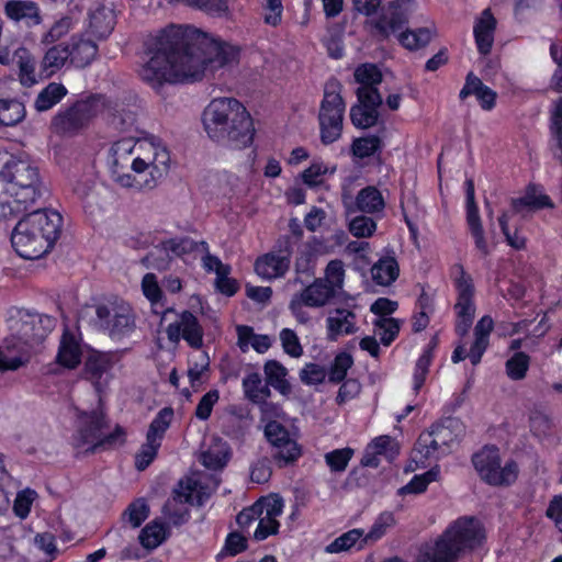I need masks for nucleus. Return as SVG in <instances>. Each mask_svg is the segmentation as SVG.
I'll return each mask as SVG.
<instances>
[{
	"instance_id": "60",
	"label": "nucleus",
	"mask_w": 562,
	"mask_h": 562,
	"mask_svg": "<svg viewBox=\"0 0 562 562\" xmlns=\"http://www.w3.org/2000/svg\"><path fill=\"white\" fill-rule=\"evenodd\" d=\"M431 360V348H426L422 356L418 358L415 366V372L413 375V387L415 392H418L424 385Z\"/></svg>"
},
{
	"instance_id": "17",
	"label": "nucleus",
	"mask_w": 562,
	"mask_h": 562,
	"mask_svg": "<svg viewBox=\"0 0 562 562\" xmlns=\"http://www.w3.org/2000/svg\"><path fill=\"white\" fill-rule=\"evenodd\" d=\"M169 154L165 148L155 151L151 159L135 157L132 160V169L138 176L148 171L149 179H144L145 188L151 189L157 184V181L164 177L168 171Z\"/></svg>"
},
{
	"instance_id": "8",
	"label": "nucleus",
	"mask_w": 562,
	"mask_h": 562,
	"mask_svg": "<svg viewBox=\"0 0 562 562\" xmlns=\"http://www.w3.org/2000/svg\"><path fill=\"white\" fill-rule=\"evenodd\" d=\"M55 327V319L48 315L18 310L9 319L10 336L20 348L30 350L41 344Z\"/></svg>"
},
{
	"instance_id": "50",
	"label": "nucleus",
	"mask_w": 562,
	"mask_h": 562,
	"mask_svg": "<svg viewBox=\"0 0 562 562\" xmlns=\"http://www.w3.org/2000/svg\"><path fill=\"white\" fill-rule=\"evenodd\" d=\"M396 525L395 516L392 512H382L374 520L371 529L362 539L363 542H374L381 539L386 531Z\"/></svg>"
},
{
	"instance_id": "21",
	"label": "nucleus",
	"mask_w": 562,
	"mask_h": 562,
	"mask_svg": "<svg viewBox=\"0 0 562 562\" xmlns=\"http://www.w3.org/2000/svg\"><path fill=\"white\" fill-rule=\"evenodd\" d=\"M327 339L336 341L340 336L351 335L358 330L356 314L345 307H337L326 318Z\"/></svg>"
},
{
	"instance_id": "56",
	"label": "nucleus",
	"mask_w": 562,
	"mask_h": 562,
	"mask_svg": "<svg viewBox=\"0 0 562 562\" xmlns=\"http://www.w3.org/2000/svg\"><path fill=\"white\" fill-rule=\"evenodd\" d=\"M352 363L353 360L349 353L341 352L337 355L328 373L329 382L339 383L344 381Z\"/></svg>"
},
{
	"instance_id": "64",
	"label": "nucleus",
	"mask_w": 562,
	"mask_h": 562,
	"mask_svg": "<svg viewBox=\"0 0 562 562\" xmlns=\"http://www.w3.org/2000/svg\"><path fill=\"white\" fill-rule=\"evenodd\" d=\"M142 291L153 305L160 303L164 299L161 288L154 273H146L143 277Z\"/></svg>"
},
{
	"instance_id": "28",
	"label": "nucleus",
	"mask_w": 562,
	"mask_h": 562,
	"mask_svg": "<svg viewBox=\"0 0 562 562\" xmlns=\"http://www.w3.org/2000/svg\"><path fill=\"white\" fill-rule=\"evenodd\" d=\"M384 207L385 200L382 192L376 187L368 186L357 193L355 204L349 207V211L379 214L383 212Z\"/></svg>"
},
{
	"instance_id": "53",
	"label": "nucleus",
	"mask_w": 562,
	"mask_h": 562,
	"mask_svg": "<svg viewBox=\"0 0 562 562\" xmlns=\"http://www.w3.org/2000/svg\"><path fill=\"white\" fill-rule=\"evenodd\" d=\"M382 140L376 135L356 138L351 145L353 156L358 158H368L381 149Z\"/></svg>"
},
{
	"instance_id": "47",
	"label": "nucleus",
	"mask_w": 562,
	"mask_h": 562,
	"mask_svg": "<svg viewBox=\"0 0 562 562\" xmlns=\"http://www.w3.org/2000/svg\"><path fill=\"white\" fill-rule=\"evenodd\" d=\"M363 530L362 529H351L338 538H336L330 544L327 546L326 551L329 553H338L342 551L350 550L351 548L358 546V550L363 548Z\"/></svg>"
},
{
	"instance_id": "12",
	"label": "nucleus",
	"mask_w": 562,
	"mask_h": 562,
	"mask_svg": "<svg viewBox=\"0 0 562 562\" xmlns=\"http://www.w3.org/2000/svg\"><path fill=\"white\" fill-rule=\"evenodd\" d=\"M94 325L106 330L113 339L130 336L136 327L133 311L126 304L111 307L100 304L94 307Z\"/></svg>"
},
{
	"instance_id": "27",
	"label": "nucleus",
	"mask_w": 562,
	"mask_h": 562,
	"mask_svg": "<svg viewBox=\"0 0 562 562\" xmlns=\"http://www.w3.org/2000/svg\"><path fill=\"white\" fill-rule=\"evenodd\" d=\"M111 367L112 360L110 355L92 351L85 361L83 375L100 390L102 379L108 375Z\"/></svg>"
},
{
	"instance_id": "11",
	"label": "nucleus",
	"mask_w": 562,
	"mask_h": 562,
	"mask_svg": "<svg viewBox=\"0 0 562 562\" xmlns=\"http://www.w3.org/2000/svg\"><path fill=\"white\" fill-rule=\"evenodd\" d=\"M454 271L458 274L456 278L458 297L454 304L457 313L456 331L463 337L469 333L475 315L474 284L471 276L464 271L463 266L456 265Z\"/></svg>"
},
{
	"instance_id": "23",
	"label": "nucleus",
	"mask_w": 562,
	"mask_h": 562,
	"mask_svg": "<svg viewBox=\"0 0 562 562\" xmlns=\"http://www.w3.org/2000/svg\"><path fill=\"white\" fill-rule=\"evenodd\" d=\"M4 14L14 22L26 26L38 25L42 21L38 5L31 0H10L4 4Z\"/></svg>"
},
{
	"instance_id": "62",
	"label": "nucleus",
	"mask_w": 562,
	"mask_h": 562,
	"mask_svg": "<svg viewBox=\"0 0 562 562\" xmlns=\"http://www.w3.org/2000/svg\"><path fill=\"white\" fill-rule=\"evenodd\" d=\"M345 279L344 262L339 259L331 260L327 263L325 270V279H323L329 286L334 288V292L341 289Z\"/></svg>"
},
{
	"instance_id": "29",
	"label": "nucleus",
	"mask_w": 562,
	"mask_h": 562,
	"mask_svg": "<svg viewBox=\"0 0 562 562\" xmlns=\"http://www.w3.org/2000/svg\"><path fill=\"white\" fill-rule=\"evenodd\" d=\"M289 268V259L279 257L274 251L259 257L255 262L256 273L266 280L282 278Z\"/></svg>"
},
{
	"instance_id": "59",
	"label": "nucleus",
	"mask_w": 562,
	"mask_h": 562,
	"mask_svg": "<svg viewBox=\"0 0 562 562\" xmlns=\"http://www.w3.org/2000/svg\"><path fill=\"white\" fill-rule=\"evenodd\" d=\"M376 334L383 345L389 346L400 331V324L395 318L381 317L374 322Z\"/></svg>"
},
{
	"instance_id": "52",
	"label": "nucleus",
	"mask_w": 562,
	"mask_h": 562,
	"mask_svg": "<svg viewBox=\"0 0 562 562\" xmlns=\"http://www.w3.org/2000/svg\"><path fill=\"white\" fill-rule=\"evenodd\" d=\"M529 364L530 357L522 351H517L506 361V373L514 381L522 380L527 374Z\"/></svg>"
},
{
	"instance_id": "32",
	"label": "nucleus",
	"mask_w": 562,
	"mask_h": 562,
	"mask_svg": "<svg viewBox=\"0 0 562 562\" xmlns=\"http://www.w3.org/2000/svg\"><path fill=\"white\" fill-rule=\"evenodd\" d=\"M324 252L323 241L316 237H311L302 245L295 260V270L297 273L311 276L314 262L318 255Z\"/></svg>"
},
{
	"instance_id": "34",
	"label": "nucleus",
	"mask_w": 562,
	"mask_h": 562,
	"mask_svg": "<svg viewBox=\"0 0 562 562\" xmlns=\"http://www.w3.org/2000/svg\"><path fill=\"white\" fill-rule=\"evenodd\" d=\"M417 462L425 463L428 460H437L448 452L441 449L431 430L422 432L417 439L415 449Z\"/></svg>"
},
{
	"instance_id": "4",
	"label": "nucleus",
	"mask_w": 562,
	"mask_h": 562,
	"mask_svg": "<svg viewBox=\"0 0 562 562\" xmlns=\"http://www.w3.org/2000/svg\"><path fill=\"white\" fill-rule=\"evenodd\" d=\"M63 217L55 210H37L18 222L11 244L16 254L29 260L46 255L61 234Z\"/></svg>"
},
{
	"instance_id": "51",
	"label": "nucleus",
	"mask_w": 562,
	"mask_h": 562,
	"mask_svg": "<svg viewBox=\"0 0 562 562\" xmlns=\"http://www.w3.org/2000/svg\"><path fill=\"white\" fill-rule=\"evenodd\" d=\"M111 125L121 132H137V113L135 110L121 108L115 110L110 120Z\"/></svg>"
},
{
	"instance_id": "15",
	"label": "nucleus",
	"mask_w": 562,
	"mask_h": 562,
	"mask_svg": "<svg viewBox=\"0 0 562 562\" xmlns=\"http://www.w3.org/2000/svg\"><path fill=\"white\" fill-rule=\"evenodd\" d=\"M167 337L171 342H178L183 338L192 348L200 349L203 345V329L198 318L189 311L179 315V319L168 325Z\"/></svg>"
},
{
	"instance_id": "26",
	"label": "nucleus",
	"mask_w": 562,
	"mask_h": 562,
	"mask_svg": "<svg viewBox=\"0 0 562 562\" xmlns=\"http://www.w3.org/2000/svg\"><path fill=\"white\" fill-rule=\"evenodd\" d=\"M494 328V321L490 315L483 316L474 327V341L468 357L473 366L481 362V359L490 345V335Z\"/></svg>"
},
{
	"instance_id": "6",
	"label": "nucleus",
	"mask_w": 562,
	"mask_h": 562,
	"mask_svg": "<svg viewBox=\"0 0 562 562\" xmlns=\"http://www.w3.org/2000/svg\"><path fill=\"white\" fill-rule=\"evenodd\" d=\"M106 427L102 413L93 412L85 414L80 418V425L72 438V446L78 452L94 453L99 449H108L117 441H122L124 435L122 428L116 427L115 431L105 435Z\"/></svg>"
},
{
	"instance_id": "1",
	"label": "nucleus",
	"mask_w": 562,
	"mask_h": 562,
	"mask_svg": "<svg viewBox=\"0 0 562 562\" xmlns=\"http://www.w3.org/2000/svg\"><path fill=\"white\" fill-rule=\"evenodd\" d=\"M238 47L189 25H171L156 38L149 60L139 70L142 79L153 87L190 83L206 72L238 63Z\"/></svg>"
},
{
	"instance_id": "63",
	"label": "nucleus",
	"mask_w": 562,
	"mask_h": 562,
	"mask_svg": "<svg viewBox=\"0 0 562 562\" xmlns=\"http://www.w3.org/2000/svg\"><path fill=\"white\" fill-rule=\"evenodd\" d=\"M148 515L149 507L144 498H138L131 503L124 512V516L127 517V520L133 528L139 527Z\"/></svg>"
},
{
	"instance_id": "22",
	"label": "nucleus",
	"mask_w": 562,
	"mask_h": 562,
	"mask_svg": "<svg viewBox=\"0 0 562 562\" xmlns=\"http://www.w3.org/2000/svg\"><path fill=\"white\" fill-rule=\"evenodd\" d=\"M496 23V19L490 9L483 10L481 15L475 20L473 34L477 50L481 55H487L491 53L494 43Z\"/></svg>"
},
{
	"instance_id": "38",
	"label": "nucleus",
	"mask_w": 562,
	"mask_h": 562,
	"mask_svg": "<svg viewBox=\"0 0 562 562\" xmlns=\"http://www.w3.org/2000/svg\"><path fill=\"white\" fill-rule=\"evenodd\" d=\"M167 537L166 526L158 520H153L140 530L138 540L144 549L151 551L158 548Z\"/></svg>"
},
{
	"instance_id": "48",
	"label": "nucleus",
	"mask_w": 562,
	"mask_h": 562,
	"mask_svg": "<svg viewBox=\"0 0 562 562\" xmlns=\"http://www.w3.org/2000/svg\"><path fill=\"white\" fill-rule=\"evenodd\" d=\"M25 116L24 105L16 100L0 99V125L14 126Z\"/></svg>"
},
{
	"instance_id": "31",
	"label": "nucleus",
	"mask_w": 562,
	"mask_h": 562,
	"mask_svg": "<svg viewBox=\"0 0 562 562\" xmlns=\"http://www.w3.org/2000/svg\"><path fill=\"white\" fill-rule=\"evenodd\" d=\"M81 346L74 333L66 329L61 336L57 353L58 362L69 369L76 368L81 361Z\"/></svg>"
},
{
	"instance_id": "14",
	"label": "nucleus",
	"mask_w": 562,
	"mask_h": 562,
	"mask_svg": "<svg viewBox=\"0 0 562 562\" xmlns=\"http://www.w3.org/2000/svg\"><path fill=\"white\" fill-rule=\"evenodd\" d=\"M357 103L350 108V120L357 128H370L379 121V108L383 99L380 92L356 90Z\"/></svg>"
},
{
	"instance_id": "36",
	"label": "nucleus",
	"mask_w": 562,
	"mask_h": 562,
	"mask_svg": "<svg viewBox=\"0 0 562 562\" xmlns=\"http://www.w3.org/2000/svg\"><path fill=\"white\" fill-rule=\"evenodd\" d=\"M241 385L245 397L254 404L263 403L271 395L268 384L262 382L258 372L246 374Z\"/></svg>"
},
{
	"instance_id": "13",
	"label": "nucleus",
	"mask_w": 562,
	"mask_h": 562,
	"mask_svg": "<svg viewBox=\"0 0 562 562\" xmlns=\"http://www.w3.org/2000/svg\"><path fill=\"white\" fill-rule=\"evenodd\" d=\"M265 436L272 446V458L279 467L294 463L301 457V447L279 422H268L265 426Z\"/></svg>"
},
{
	"instance_id": "46",
	"label": "nucleus",
	"mask_w": 562,
	"mask_h": 562,
	"mask_svg": "<svg viewBox=\"0 0 562 562\" xmlns=\"http://www.w3.org/2000/svg\"><path fill=\"white\" fill-rule=\"evenodd\" d=\"M171 261L172 257L170 255L169 248L167 247L166 240L153 247L143 258V263L147 268L156 269L159 271L167 270L170 267Z\"/></svg>"
},
{
	"instance_id": "20",
	"label": "nucleus",
	"mask_w": 562,
	"mask_h": 562,
	"mask_svg": "<svg viewBox=\"0 0 562 562\" xmlns=\"http://www.w3.org/2000/svg\"><path fill=\"white\" fill-rule=\"evenodd\" d=\"M88 27L97 38H106L116 24V16L111 3H95L88 14Z\"/></svg>"
},
{
	"instance_id": "30",
	"label": "nucleus",
	"mask_w": 562,
	"mask_h": 562,
	"mask_svg": "<svg viewBox=\"0 0 562 562\" xmlns=\"http://www.w3.org/2000/svg\"><path fill=\"white\" fill-rule=\"evenodd\" d=\"M29 355L14 338L8 336L0 345V371L19 369L29 360Z\"/></svg>"
},
{
	"instance_id": "42",
	"label": "nucleus",
	"mask_w": 562,
	"mask_h": 562,
	"mask_svg": "<svg viewBox=\"0 0 562 562\" xmlns=\"http://www.w3.org/2000/svg\"><path fill=\"white\" fill-rule=\"evenodd\" d=\"M263 371L268 385H271L281 394H288L290 392V384L285 379L288 370L279 361H267L265 363Z\"/></svg>"
},
{
	"instance_id": "37",
	"label": "nucleus",
	"mask_w": 562,
	"mask_h": 562,
	"mask_svg": "<svg viewBox=\"0 0 562 562\" xmlns=\"http://www.w3.org/2000/svg\"><path fill=\"white\" fill-rule=\"evenodd\" d=\"M355 80L359 83L357 90H362L369 94L370 92H379L378 85L382 81L380 69L373 64H362L355 70Z\"/></svg>"
},
{
	"instance_id": "7",
	"label": "nucleus",
	"mask_w": 562,
	"mask_h": 562,
	"mask_svg": "<svg viewBox=\"0 0 562 562\" xmlns=\"http://www.w3.org/2000/svg\"><path fill=\"white\" fill-rule=\"evenodd\" d=\"M345 110L339 83L327 82L318 112L321 142L324 145L333 144L341 137Z\"/></svg>"
},
{
	"instance_id": "40",
	"label": "nucleus",
	"mask_w": 562,
	"mask_h": 562,
	"mask_svg": "<svg viewBox=\"0 0 562 562\" xmlns=\"http://www.w3.org/2000/svg\"><path fill=\"white\" fill-rule=\"evenodd\" d=\"M69 59L68 46L54 45L44 55L42 60V72L45 77L56 74Z\"/></svg>"
},
{
	"instance_id": "44",
	"label": "nucleus",
	"mask_w": 562,
	"mask_h": 562,
	"mask_svg": "<svg viewBox=\"0 0 562 562\" xmlns=\"http://www.w3.org/2000/svg\"><path fill=\"white\" fill-rule=\"evenodd\" d=\"M136 146L135 136L132 135L115 142L111 147L112 167H132L131 155Z\"/></svg>"
},
{
	"instance_id": "58",
	"label": "nucleus",
	"mask_w": 562,
	"mask_h": 562,
	"mask_svg": "<svg viewBox=\"0 0 562 562\" xmlns=\"http://www.w3.org/2000/svg\"><path fill=\"white\" fill-rule=\"evenodd\" d=\"M283 351L292 358L303 355V347L296 333L290 328H283L279 334Z\"/></svg>"
},
{
	"instance_id": "19",
	"label": "nucleus",
	"mask_w": 562,
	"mask_h": 562,
	"mask_svg": "<svg viewBox=\"0 0 562 562\" xmlns=\"http://www.w3.org/2000/svg\"><path fill=\"white\" fill-rule=\"evenodd\" d=\"M514 213L526 216L529 213L552 209L554 206L552 200L547 195L540 186L529 184L522 196L512 200Z\"/></svg>"
},
{
	"instance_id": "2",
	"label": "nucleus",
	"mask_w": 562,
	"mask_h": 562,
	"mask_svg": "<svg viewBox=\"0 0 562 562\" xmlns=\"http://www.w3.org/2000/svg\"><path fill=\"white\" fill-rule=\"evenodd\" d=\"M38 167L27 158L7 155L0 164V218L15 217L41 196Z\"/></svg>"
},
{
	"instance_id": "9",
	"label": "nucleus",
	"mask_w": 562,
	"mask_h": 562,
	"mask_svg": "<svg viewBox=\"0 0 562 562\" xmlns=\"http://www.w3.org/2000/svg\"><path fill=\"white\" fill-rule=\"evenodd\" d=\"M101 105V99L98 97L80 100L65 111L58 112L52 121V126L57 134L74 135L88 125Z\"/></svg>"
},
{
	"instance_id": "18",
	"label": "nucleus",
	"mask_w": 562,
	"mask_h": 562,
	"mask_svg": "<svg viewBox=\"0 0 562 562\" xmlns=\"http://www.w3.org/2000/svg\"><path fill=\"white\" fill-rule=\"evenodd\" d=\"M465 192H467V223L469 226V231L471 236L474 239L476 249L483 255H488V246L484 236V229L481 223V217L479 214V207L475 202L474 195V182L472 179H468L465 181Z\"/></svg>"
},
{
	"instance_id": "43",
	"label": "nucleus",
	"mask_w": 562,
	"mask_h": 562,
	"mask_svg": "<svg viewBox=\"0 0 562 562\" xmlns=\"http://www.w3.org/2000/svg\"><path fill=\"white\" fill-rule=\"evenodd\" d=\"M201 463L211 470H218L225 467L228 461L227 446L222 440L211 445L200 457Z\"/></svg>"
},
{
	"instance_id": "25",
	"label": "nucleus",
	"mask_w": 562,
	"mask_h": 562,
	"mask_svg": "<svg viewBox=\"0 0 562 562\" xmlns=\"http://www.w3.org/2000/svg\"><path fill=\"white\" fill-rule=\"evenodd\" d=\"M67 46L69 61L77 68H85L90 65L98 54L97 44L82 35H72Z\"/></svg>"
},
{
	"instance_id": "5",
	"label": "nucleus",
	"mask_w": 562,
	"mask_h": 562,
	"mask_svg": "<svg viewBox=\"0 0 562 562\" xmlns=\"http://www.w3.org/2000/svg\"><path fill=\"white\" fill-rule=\"evenodd\" d=\"M483 539L484 531L476 519L459 518L434 543L424 544L415 562H457L461 553L472 550Z\"/></svg>"
},
{
	"instance_id": "16",
	"label": "nucleus",
	"mask_w": 562,
	"mask_h": 562,
	"mask_svg": "<svg viewBox=\"0 0 562 562\" xmlns=\"http://www.w3.org/2000/svg\"><path fill=\"white\" fill-rule=\"evenodd\" d=\"M261 514L257 516L258 526L255 530L254 537L256 540H265L271 535H276L279 530L278 517L283 512L284 502L280 496H271L261 499Z\"/></svg>"
},
{
	"instance_id": "54",
	"label": "nucleus",
	"mask_w": 562,
	"mask_h": 562,
	"mask_svg": "<svg viewBox=\"0 0 562 562\" xmlns=\"http://www.w3.org/2000/svg\"><path fill=\"white\" fill-rule=\"evenodd\" d=\"M76 25V20L70 15L61 16L57 20L43 36L44 43H55L67 35Z\"/></svg>"
},
{
	"instance_id": "24",
	"label": "nucleus",
	"mask_w": 562,
	"mask_h": 562,
	"mask_svg": "<svg viewBox=\"0 0 562 562\" xmlns=\"http://www.w3.org/2000/svg\"><path fill=\"white\" fill-rule=\"evenodd\" d=\"M469 95H475L483 110L490 111L495 106L496 92L485 86L482 80L473 72H469L465 83L459 93V98L464 100Z\"/></svg>"
},
{
	"instance_id": "39",
	"label": "nucleus",
	"mask_w": 562,
	"mask_h": 562,
	"mask_svg": "<svg viewBox=\"0 0 562 562\" xmlns=\"http://www.w3.org/2000/svg\"><path fill=\"white\" fill-rule=\"evenodd\" d=\"M371 272L378 284L390 285L397 279L400 268L394 257L386 256L373 265Z\"/></svg>"
},
{
	"instance_id": "33",
	"label": "nucleus",
	"mask_w": 562,
	"mask_h": 562,
	"mask_svg": "<svg viewBox=\"0 0 562 562\" xmlns=\"http://www.w3.org/2000/svg\"><path fill=\"white\" fill-rule=\"evenodd\" d=\"M334 295L333 286H329L323 279H316L311 285L306 286L297 297L305 303V306L322 307Z\"/></svg>"
},
{
	"instance_id": "49",
	"label": "nucleus",
	"mask_w": 562,
	"mask_h": 562,
	"mask_svg": "<svg viewBox=\"0 0 562 562\" xmlns=\"http://www.w3.org/2000/svg\"><path fill=\"white\" fill-rule=\"evenodd\" d=\"M432 38V32L428 27H420L414 31L407 30L398 36L400 43L409 50L425 47Z\"/></svg>"
},
{
	"instance_id": "10",
	"label": "nucleus",
	"mask_w": 562,
	"mask_h": 562,
	"mask_svg": "<svg viewBox=\"0 0 562 562\" xmlns=\"http://www.w3.org/2000/svg\"><path fill=\"white\" fill-rule=\"evenodd\" d=\"M472 462L480 476L491 485H508L517 477V464L508 462L501 467L498 449L495 447L483 448L473 456Z\"/></svg>"
},
{
	"instance_id": "61",
	"label": "nucleus",
	"mask_w": 562,
	"mask_h": 562,
	"mask_svg": "<svg viewBox=\"0 0 562 562\" xmlns=\"http://www.w3.org/2000/svg\"><path fill=\"white\" fill-rule=\"evenodd\" d=\"M376 229V223L373 218L366 215H358L349 223V232L358 238L370 237Z\"/></svg>"
},
{
	"instance_id": "57",
	"label": "nucleus",
	"mask_w": 562,
	"mask_h": 562,
	"mask_svg": "<svg viewBox=\"0 0 562 562\" xmlns=\"http://www.w3.org/2000/svg\"><path fill=\"white\" fill-rule=\"evenodd\" d=\"M353 456L351 448L335 449L325 454V462L333 472H342L346 470Z\"/></svg>"
},
{
	"instance_id": "45",
	"label": "nucleus",
	"mask_w": 562,
	"mask_h": 562,
	"mask_svg": "<svg viewBox=\"0 0 562 562\" xmlns=\"http://www.w3.org/2000/svg\"><path fill=\"white\" fill-rule=\"evenodd\" d=\"M172 419L173 409L171 407H164L160 409L151 420L146 434V438H149L151 441L161 443L166 431L172 423Z\"/></svg>"
},
{
	"instance_id": "55",
	"label": "nucleus",
	"mask_w": 562,
	"mask_h": 562,
	"mask_svg": "<svg viewBox=\"0 0 562 562\" xmlns=\"http://www.w3.org/2000/svg\"><path fill=\"white\" fill-rule=\"evenodd\" d=\"M160 446V442L151 441L149 438H146V442L142 445L135 456V467L138 471H144L149 467L157 457Z\"/></svg>"
},
{
	"instance_id": "41",
	"label": "nucleus",
	"mask_w": 562,
	"mask_h": 562,
	"mask_svg": "<svg viewBox=\"0 0 562 562\" xmlns=\"http://www.w3.org/2000/svg\"><path fill=\"white\" fill-rule=\"evenodd\" d=\"M67 94V89L58 82H50L36 97L34 106L38 112L52 109Z\"/></svg>"
},
{
	"instance_id": "3",
	"label": "nucleus",
	"mask_w": 562,
	"mask_h": 562,
	"mask_svg": "<svg viewBox=\"0 0 562 562\" xmlns=\"http://www.w3.org/2000/svg\"><path fill=\"white\" fill-rule=\"evenodd\" d=\"M204 131L215 142L233 148H245L252 143L255 128L246 108L234 98L212 100L202 113Z\"/></svg>"
},
{
	"instance_id": "35",
	"label": "nucleus",
	"mask_w": 562,
	"mask_h": 562,
	"mask_svg": "<svg viewBox=\"0 0 562 562\" xmlns=\"http://www.w3.org/2000/svg\"><path fill=\"white\" fill-rule=\"evenodd\" d=\"M430 430L441 445V449L449 453L451 447L459 440L462 425L459 419L448 418L442 424L431 426Z\"/></svg>"
}]
</instances>
